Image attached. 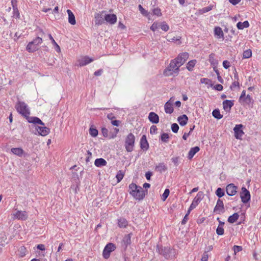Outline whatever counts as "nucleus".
I'll use <instances>...</instances> for the list:
<instances>
[{
    "label": "nucleus",
    "instance_id": "f257e3e1",
    "mask_svg": "<svg viewBox=\"0 0 261 261\" xmlns=\"http://www.w3.org/2000/svg\"><path fill=\"white\" fill-rule=\"evenodd\" d=\"M128 192L134 199L139 201L143 199L147 193V190H143L142 187L134 183H132L129 185Z\"/></svg>",
    "mask_w": 261,
    "mask_h": 261
},
{
    "label": "nucleus",
    "instance_id": "f03ea898",
    "mask_svg": "<svg viewBox=\"0 0 261 261\" xmlns=\"http://www.w3.org/2000/svg\"><path fill=\"white\" fill-rule=\"evenodd\" d=\"M15 109L17 112L22 116L28 118L30 114V112L28 105L23 101H18L16 105Z\"/></svg>",
    "mask_w": 261,
    "mask_h": 261
},
{
    "label": "nucleus",
    "instance_id": "7ed1b4c3",
    "mask_svg": "<svg viewBox=\"0 0 261 261\" xmlns=\"http://www.w3.org/2000/svg\"><path fill=\"white\" fill-rule=\"evenodd\" d=\"M180 66L175 62L174 59L172 60L167 68L164 71V75L166 76H170L172 75L174 73H178L179 71V68Z\"/></svg>",
    "mask_w": 261,
    "mask_h": 261
},
{
    "label": "nucleus",
    "instance_id": "20e7f679",
    "mask_svg": "<svg viewBox=\"0 0 261 261\" xmlns=\"http://www.w3.org/2000/svg\"><path fill=\"white\" fill-rule=\"evenodd\" d=\"M135 139L134 135L132 133L128 134L125 137L124 146L127 152H132L133 151L135 146Z\"/></svg>",
    "mask_w": 261,
    "mask_h": 261
},
{
    "label": "nucleus",
    "instance_id": "39448f33",
    "mask_svg": "<svg viewBox=\"0 0 261 261\" xmlns=\"http://www.w3.org/2000/svg\"><path fill=\"white\" fill-rule=\"evenodd\" d=\"M42 43V39L40 37H36L28 44L26 49L29 53H33L38 49V45Z\"/></svg>",
    "mask_w": 261,
    "mask_h": 261
},
{
    "label": "nucleus",
    "instance_id": "423d86ee",
    "mask_svg": "<svg viewBox=\"0 0 261 261\" xmlns=\"http://www.w3.org/2000/svg\"><path fill=\"white\" fill-rule=\"evenodd\" d=\"M239 101L243 106H250L253 102L252 98L249 94L246 95V91L243 90L239 97Z\"/></svg>",
    "mask_w": 261,
    "mask_h": 261
},
{
    "label": "nucleus",
    "instance_id": "0eeeda50",
    "mask_svg": "<svg viewBox=\"0 0 261 261\" xmlns=\"http://www.w3.org/2000/svg\"><path fill=\"white\" fill-rule=\"evenodd\" d=\"M116 248V246L111 243H108L105 247L102 252V256L105 259H108L110 256L112 252L114 251Z\"/></svg>",
    "mask_w": 261,
    "mask_h": 261
},
{
    "label": "nucleus",
    "instance_id": "6e6552de",
    "mask_svg": "<svg viewBox=\"0 0 261 261\" xmlns=\"http://www.w3.org/2000/svg\"><path fill=\"white\" fill-rule=\"evenodd\" d=\"M241 201L243 203H246L250 201L251 196L249 191L245 187H242L240 193Z\"/></svg>",
    "mask_w": 261,
    "mask_h": 261
},
{
    "label": "nucleus",
    "instance_id": "1a4fd4ad",
    "mask_svg": "<svg viewBox=\"0 0 261 261\" xmlns=\"http://www.w3.org/2000/svg\"><path fill=\"white\" fill-rule=\"evenodd\" d=\"M189 58V54L187 52L179 54L178 56L174 59L175 62H176L180 66H182Z\"/></svg>",
    "mask_w": 261,
    "mask_h": 261
},
{
    "label": "nucleus",
    "instance_id": "9d476101",
    "mask_svg": "<svg viewBox=\"0 0 261 261\" xmlns=\"http://www.w3.org/2000/svg\"><path fill=\"white\" fill-rule=\"evenodd\" d=\"M243 125L241 124H237L233 128L234 133V137L237 139L241 140L242 137L244 134V133L242 129Z\"/></svg>",
    "mask_w": 261,
    "mask_h": 261
},
{
    "label": "nucleus",
    "instance_id": "9b49d317",
    "mask_svg": "<svg viewBox=\"0 0 261 261\" xmlns=\"http://www.w3.org/2000/svg\"><path fill=\"white\" fill-rule=\"evenodd\" d=\"M214 212L218 214L223 213L224 211V205L223 202L222 200L219 199L217 201L216 206H215Z\"/></svg>",
    "mask_w": 261,
    "mask_h": 261
},
{
    "label": "nucleus",
    "instance_id": "f8f14e48",
    "mask_svg": "<svg viewBox=\"0 0 261 261\" xmlns=\"http://www.w3.org/2000/svg\"><path fill=\"white\" fill-rule=\"evenodd\" d=\"M93 61L94 59L93 58L85 56L81 57V58L79 59L78 62L80 66H84L93 62Z\"/></svg>",
    "mask_w": 261,
    "mask_h": 261
},
{
    "label": "nucleus",
    "instance_id": "ddd939ff",
    "mask_svg": "<svg viewBox=\"0 0 261 261\" xmlns=\"http://www.w3.org/2000/svg\"><path fill=\"white\" fill-rule=\"evenodd\" d=\"M226 193L229 196H234L237 192V187L233 184H230L226 186Z\"/></svg>",
    "mask_w": 261,
    "mask_h": 261
},
{
    "label": "nucleus",
    "instance_id": "4468645a",
    "mask_svg": "<svg viewBox=\"0 0 261 261\" xmlns=\"http://www.w3.org/2000/svg\"><path fill=\"white\" fill-rule=\"evenodd\" d=\"M105 20L110 24H114L116 22L117 17L115 14H108L105 15Z\"/></svg>",
    "mask_w": 261,
    "mask_h": 261
},
{
    "label": "nucleus",
    "instance_id": "2eb2a0df",
    "mask_svg": "<svg viewBox=\"0 0 261 261\" xmlns=\"http://www.w3.org/2000/svg\"><path fill=\"white\" fill-rule=\"evenodd\" d=\"M36 129L38 134L42 136H46L50 133V129L45 126H38Z\"/></svg>",
    "mask_w": 261,
    "mask_h": 261
},
{
    "label": "nucleus",
    "instance_id": "dca6fc26",
    "mask_svg": "<svg viewBox=\"0 0 261 261\" xmlns=\"http://www.w3.org/2000/svg\"><path fill=\"white\" fill-rule=\"evenodd\" d=\"M140 147L145 151L148 150L149 148V144L147 142L146 137L145 135H143L140 139Z\"/></svg>",
    "mask_w": 261,
    "mask_h": 261
},
{
    "label": "nucleus",
    "instance_id": "f3484780",
    "mask_svg": "<svg viewBox=\"0 0 261 261\" xmlns=\"http://www.w3.org/2000/svg\"><path fill=\"white\" fill-rule=\"evenodd\" d=\"M15 218L21 220H25L28 218L27 213L25 211H18L14 215Z\"/></svg>",
    "mask_w": 261,
    "mask_h": 261
},
{
    "label": "nucleus",
    "instance_id": "a211bd4d",
    "mask_svg": "<svg viewBox=\"0 0 261 261\" xmlns=\"http://www.w3.org/2000/svg\"><path fill=\"white\" fill-rule=\"evenodd\" d=\"M208 61L211 63V66L215 68L218 64V61L216 58V55L214 53H212L209 55Z\"/></svg>",
    "mask_w": 261,
    "mask_h": 261
},
{
    "label": "nucleus",
    "instance_id": "6ab92c4d",
    "mask_svg": "<svg viewBox=\"0 0 261 261\" xmlns=\"http://www.w3.org/2000/svg\"><path fill=\"white\" fill-rule=\"evenodd\" d=\"M217 220L219 221V224L216 229V233L219 236H222L224 233V222H222L220 220V218H218Z\"/></svg>",
    "mask_w": 261,
    "mask_h": 261
},
{
    "label": "nucleus",
    "instance_id": "aec40b11",
    "mask_svg": "<svg viewBox=\"0 0 261 261\" xmlns=\"http://www.w3.org/2000/svg\"><path fill=\"white\" fill-rule=\"evenodd\" d=\"M149 120L153 123H158L159 122V116L154 112H150L148 115Z\"/></svg>",
    "mask_w": 261,
    "mask_h": 261
},
{
    "label": "nucleus",
    "instance_id": "412c9836",
    "mask_svg": "<svg viewBox=\"0 0 261 261\" xmlns=\"http://www.w3.org/2000/svg\"><path fill=\"white\" fill-rule=\"evenodd\" d=\"M67 14L68 15V22L69 23H70L71 25H74L76 24V20L75 16L72 13V12L69 10L68 9L67 10Z\"/></svg>",
    "mask_w": 261,
    "mask_h": 261
},
{
    "label": "nucleus",
    "instance_id": "4be33fe9",
    "mask_svg": "<svg viewBox=\"0 0 261 261\" xmlns=\"http://www.w3.org/2000/svg\"><path fill=\"white\" fill-rule=\"evenodd\" d=\"M233 105V102L231 100H225L223 102V109L226 111H229Z\"/></svg>",
    "mask_w": 261,
    "mask_h": 261
},
{
    "label": "nucleus",
    "instance_id": "5701e85b",
    "mask_svg": "<svg viewBox=\"0 0 261 261\" xmlns=\"http://www.w3.org/2000/svg\"><path fill=\"white\" fill-rule=\"evenodd\" d=\"M214 34L217 38H224V33L222 29L219 27H215L214 29Z\"/></svg>",
    "mask_w": 261,
    "mask_h": 261
},
{
    "label": "nucleus",
    "instance_id": "b1692460",
    "mask_svg": "<svg viewBox=\"0 0 261 261\" xmlns=\"http://www.w3.org/2000/svg\"><path fill=\"white\" fill-rule=\"evenodd\" d=\"M104 12L105 11H101L100 13H97L95 14L94 18L96 24H101L103 22V20L102 19V15Z\"/></svg>",
    "mask_w": 261,
    "mask_h": 261
},
{
    "label": "nucleus",
    "instance_id": "393cba45",
    "mask_svg": "<svg viewBox=\"0 0 261 261\" xmlns=\"http://www.w3.org/2000/svg\"><path fill=\"white\" fill-rule=\"evenodd\" d=\"M200 150V148L198 146L192 147L190 149L188 153V158L189 159H191L194 156V155L198 152Z\"/></svg>",
    "mask_w": 261,
    "mask_h": 261
},
{
    "label": "nucleus",
    "instance_id": "a878e982",
    "mask_svg": "<svg viewBox=\"0 0 261 261\" xmlns=\"http://www.w3.org/2000/svg\"><path fill=\"white\" fill-rule=\"evenodd\" d=\"M107 164V161L102 158L96 159L94 161V165L97 167L105 166Z\"/></svg>",
    "mask_w": 261,
    "mask_h": 261
},
{
    "label": "nucleus",
    "instance_id": "bb28decb",
    "mask_svg": "<svg viewBox=\"0 0 261 261\" xmlns=\"http://www.w3.org/2000/svg\"><path fill=\"white\" fill-rule=\"evenodd\" d=\"M165 111L166 113L171 114L173 112V105L170 101H167L165 105Z\"/></svg>",
    "mask_w": 261,
    "mask_h": 261
},
{
    "label": "nucleus",
    "instance_id": "cd10ccee",
    "mask_svg": "<svg viewBox=\"0 0 261 261\" xmlns=\"http://www.w3.org/2000/svg\"><path fill=\"white\" fill-rule=\"evenodd\" d=\"M188 118L186 115H182L178 118V121L181 126L185 125L188 122Z\"/></svg>",
    "mask_w": 261,
    "mask_h": 261
},
{
    "label": "nucleus",
    "instance_id": "c85d7f7f",
    "mask_svg": "<svg viewBox=\"0 0 261 261\" xmlns=\"http://www.w3.org/2000/svg\"><path fill=\"white\" fill-rule=\"evenodd\" d=\"M11 151L13 154L19 156H21L24 153V151L21 148H12L11 149Z\"/></svg>",
    "mask_w": 261,
    "mask_h": 261
},
{
    "label": "nucleus",
    "instance_id": "c756f323",
    "mask_svg": "<svg viewBox=\"0 0 261 261\" xmlns=\"http://www.w3.org/2000/svg\"><path fill=\"white\" fill-rule=\"evenodd\" d=\"M237 28L239 30H243L244 28H247L249 27V23L247 20L244 21L243 22H239L237 24Z\"/></svg>",
    "mask_w": 261,
    "mask_h": 261
},
{
    "label": "nucleus",
    "instance_id": "7c9ffc66",
    "mask_svg": "<svg viewBox=\"0 0 261 261\" xmlns=\"http://www.w3.org/2000/svg\"><path fill=\"white\" fill-rule=\"evenodd\" d=\"M202 192H198L196 196L195 197L193 200V202L195 204H196L197 205H198V204L200 203V202L202 200Z\"/></svg>",
    "mask_w": 261,
    "mask_h": 261
},
{
    "label": "nucleus",
    "instance_id": "2f4dec72",
    "mask_svg": "<svg viewBox=\"0 0 261 261\" xmlns=\"http://www.w3.org/2000/svg\"><path fill=\"white\" fill-rule=\"evenodd\" d=\"M239 217L238 213H235L233 215L229 216L228 218V222L230 223H233L236 222Z\"/></svg>",
    "mask_w": 261,
    "mask_h": 261
},
{
    "label": "nucleus",
    "instance_id": "473e14b6",
    "mask_svg": "<svg viewBox=\"0 0 261 261\" xmlns=\"http://www.w3.org/2000/svg\"><path fill=\"white\" fill-rule=\"evenodd\" d=\"M29 122L35 124H39L43 126L44 125V123L38 117H33L31 118L30 120H28Z\"/></svg>",
    "mask_w": 261,
    "mask_h": 261
},
{
    "label": "nucleus",
    "instance_id": "72a5a7b5",
    "mask_svg": "<svg viewBox=\"0 0 261 261\" xmlns=\"http://www.w3.org/2000/svg\"><path fill=\"white\" fill-rule=\"evenodd\" d=\"M197 63V61L196 60H192L188 62L187 64V68L189 71H192L193 70V68L195 66V64Z\"/></svg>",
    "mask_w": 261,
    "mask_h": 261
},
{
    "label": "nucleus",
    "instance_id": "f704fd0d",
    "mask_svg": "<svg viewBox=\"0 0 261 261\" xmlns=\"http://www.w3.org/2000/svg\"><path fill=\"white\" fill-rule=\"evenodd\" d=\"M123 243L126 247L131 243V234H128L124 236L123 239Z\"/></svg>",
    "mask_w": 261,
    "mask_h": 261
},
{
    "label": "nucleus",
    "instance_id": "c9c22d12",
    "mask_svg": "<svg viewBox=\"0 0 261 261\" xmlns=\"http://www.w3.org/2000/svg\"><path fill=\"white\" fill-rule=\"evenodd\" d=\"M155 170L161 173L167 170V167L163 163H159L156 167Z\"/></svg>",
    "mask_w": 261,
    "mask_h": 261
},
{
    "label": "nucleus",
    "instance_id": "e433bc0d",
    "mask_svg": "<svg viewBox=\"0 0 261 261\" xmlns=\"http://www.w3.org/2000/svg\"><path fill=\"white\" fill-rule=\"evenodd\" d=\"M48 37L49 39L51 40V43L55 45L56 50L57 52H60L61 49L59 45L57 43V42L55 41L51 34L48 35Z\"/></svg>",
    "mask_w": 261,
    "mask_h": 261
},
{
    "label": "nucleus",
    "instance_id": "4c0bfd02",
    "mask_svg": "<svg viewBox=\"0 0 261 261\" xmlns=\"http://www.w3.org/2000/svg\"><path fill=\"white\" fill-rule=\"evenodd\" d=\"M118 224L120 227H125L127 225V221L124 218H120L118 220Z\"/></svg>",
    "mask_w": 261,
    "mask_h": 261
},
{
    "label": "nucleus",
    "instance_id": "58836bf2",
    "mask_svg": "<svg viewBox=\"0 0 261 261\" xmlns=\"http://www.w3.org/2000/svg\"><path fill=\"white\" fill-rule=\"evenodd\" d=\"M124 176V172L122 170H119L117 172L116 177L117 179V182H119L123 178Z\"/></svg>",
    "mask_w": 261,
    "mask_h": 261
},
{
    "label": "nucleus",
    "instance_id": "ea45409f",
    "mask_svg": "<svg viewBox=\"0 0 261 261\" xmlns=\"http://www.w3.org/2000/svg\"><path fill=\"white\" fill-rule=\"evenodd\" d=\"M181 37L180 36H175L169 39L168 41L176 43L177 44H180L181 43Z\"/></svg>",
    "mask_w": 261,
    "mask_h": 261
},
{
    "label": "nucleus",
    "instance_id": "a19ab883",
    "mask_svg": "<svg viewBox=\"0 0 261 261\" xmlns=\"http://www.w3.org/2000/svg\"><path fill=\"white\" fill-rule=\"evenodd\" d=\"M212 114L215 118L218 119H220L223 117V115L220 114L219 110H214L212 112Z\"/></svg>",
    "mask_w": 261,
    "mask_h": 261
},
{
    "label": "nucleus",
    "instance_id": "79ce46f5",
    "mask_svg": "<svg viewBox=\"0 0 261 261\" xmlns=\"http://www.w3.org/2000/svg\"><path fill=\"white\" fill-rule=\"evenodd\" d=\"M252 56V51L251 49H248L244 51L243 53V58L248 59Z\"/></svg>",
    "mask_w": 261,
    "mask_h": 261
},
{
    "label": "nucleus",
    "instance_id": "37998d69",
    "mask_svg": "<svg viewBox=\"0 0 261 261\" xmlns=\"http://www.w3.org/2000/svg\"><path fill=\"white\" fill-rule=\"evenodd\" d=\"M213 6L210 5L206 7H204L199 10L201 14L207 13L212 10Z\"/></svg>",
    "mask_w": 261,
    "mask_h": 261
},
{
    "label": "nucleus",
    "instance_id": "c03bdc74",
    "mask_svg": "<svg viewBox=\"0 0 261 261\" xmlns=\"http://www.w3.org/2000/svg\"><path fill=\"white\" fill-rule=\"evenodd\" d=\"M89 134L92 137H95L98 135V130L95 128L91 127L89 129Z\"/></svg>",
    "mask_w": 261,
    "mask_h": 261
},
{
    "label": "nucleus",
    "instance_id": "a18cd8bd",
    "mask_svg": "<svg viewBox=\"0 0 261 261\" xmlns=\"http://www.w3.org/2000/svg\"><path fill=\"white\" fill-rule=\"evenodd\" d=\"M138 7L139 11L142 15L148 17L149 13L147 11L144 9L141 5H139Z\"/></svg>",
    "mask_w": 261,
    "mask_h": 261
},
{
    "label": "nucleus",
    "instance_id": "49530a36",
    "mask_svg": "<svg viewBox=\"0 0 261 261\" xmlns=\"http://www.w3.org/2000/svg\"><path fill=\"white\" fill-rule=\"evenodd\" d=\"M216 195L219 198L222 197L224 195V192L221 188H218L216 191Z\"/></svg>",
    "mask_w": 261,
    "mask_h": 261
},
{
    "label": "nucleus",
    "instance_id": "de8ad7c7",
    "mask_svg": "<svg viewBox=\"0 0 261 261\" xmlns=\"http://www.w3.org/2000/svg\"><path fill=\"white\" fill-rule=\"evenodd\" d=\"M170 193V191L168 189H166L162 196V199L163 201H165L168 197Z\"/></svg>",
    "mask_w": 261,
    "mask_h": 261
},
{
    "label": "nucleus",
    "instance_id": "09e8293b",
    "mask_svg": "<svg viewBox=\"0 0 261 261\" xmlns=\"http://www.w3.org/2000/svg\"><path fill=\"white\" fill-rule=\"evenodd\" d=\"M152 13L153 15L157 16L158 17L161 16L162 15L161 10L159 8L153 9L152 10Z\"/></svg>",
    "mask_w": 261,
    "mask_h": 261
},
{
    "label": "nucleus",
    "instance_id": "8fccbe9b",
    "mask_svg": "<svg viewBox=\"0 0 261 261\" xmlns=\"http://www.w3.org/2000/svg\"><path fill=\"white\" fill-rule=\"evenodd\" d=\"M13 17L16 18H20V13L18 9V8H13Z\"/></svg>",
    "mask_w": 261,
    "mask_h": 261
},
{
    "label": "nucleus",
    "instance_id": "3c124183",
    "mask_svg": "<svg viewBox=\"0 0 261 261\" xmlns=\"http://www.w3.org/2000/svg\"><path fill=\"white\" fill-rule=\"evenodd\" d=\"M161 28L164 31L167 32L169 29V27L166 22H163L161 24Z\"/></svg>",
    "mask_w": 261,
    "mask_h": 261
},
{
    "label": "nucleus",
    "instance_id": "603ef678",
    "mask_svg": "<svg viewBox=\"0 0 261 261\" xmlns=\"http://www.w3.org/2000/svg\"><path fill=\"white\" fill-rule=\"evenodd\" d=\"M169 136L167 133H163L161 135V140L164 142H168L169 141Z\"/></svg>",
    "mask_w": 261,
    "mask_h": 261
},
{
    "label": "nucleus",
    "instance_id": "864d4df0",
    "mask_svg": "<svg viewBox=\"0 0 261 261\" xmlns=\"http://www.w3.org/2000/svg\"><path fill=\"white\" fill-rule=\"evenodd\" d=\"M159 24L157 22H154L150 27V30L153 32H155L159 28Z\"/></svg>",
    "mask_w": 261,
    "mask_h": 261
},
{
    "label": "nucleus",
    "instance_id": "5fc2aeb1",
    "mask_svg": "<svg viewBox=\"0 0 261 261\" xmlns=\"http://www.w3.org/2000/svg\"><path fill=\"white\" fill-rule=\"evenodd\" d=\"M179 129V126L176 123H173L171 125V129L173 133H176Z\"/></svg>",
    "mask_w": 261,
    "mask_h": 261
},
{
    "label": "nucleus",
    "instance_id": "6e6d98bb",
    "mask_svg": "<svg viewBox=\"0 0 261 261\" xmlns=\"http://www.w3.org/2000/svg\"><path fill=\"white\" fill-rule=\"evenodd\" d=\"M243 250V248L241 246L234 245L233 246V251L234 254H236L237 252L241 251Z\"/></svg>",
    "mask_w": 261,
    "mask_h": 261
},
{
    "label": "nucleus",
    "instance_id": "4d7b16f0",
    "mask_svg": "<svg viewBox=\"0 0 261 261\" xmlns=\"http://www.w3.org/2000/svg\"><path fill=\"white\" fill-rule=\"evenodd\" d=\"M208 258V254L207 252L205 251L201 257V261H207Z\"/></svg>",
    "mask_w": 261,
    "mask_h": 261
},
{
    "label": "nucleus",
    "instance_id": "13d9d810",
    "mask_svg": "<svg viewBox=\"0 0 261 261\" xmlns=\"http://www.w3.org/2000/svg\"><path fill=\"white\" fill-rule=\"evenodd\" d=\"M158 128L155 125H152L150 128V133L151 134H155L157 133Z\"/></svg>",
    "mask_w": 261,
    "mask_h": 261
},
{
    "label": "nucleus",
    "instance_id": "bf43d9fd",
    "mask_svg": "<svg viewBox=\"0 0 261 261\" xmlns=\"http://www.w3.org/2000/svg\"><path fill=\"white\" fill-rule=\"evenodd\" d=\"M223 66L224 68L226 69L229 68L230 66V62L227 60H224L223 62Z\"/></svg>",
    "mask_w": 261,
    "mask_h": 261
},
{
    "label": "nucleus",
    "instance_id": "052dcab7",
    "mask_svg": "<svg viewBox=\"0 0 261 261\" xmlns=\"http://www.w3.org/2000/svg\"><path fill=\"white\" fill-rule=\"evenodd\" d=\"M108 132L109 131L107 128L105 127L102 128L101 133L105 137H107L108 136Z\"/></svg>",
    "mask_w": 261,
    "mask_h": 261
},
{
    "label": "nucleus",
    "instance_id": "680f3d73",
    "mask_svg": "<svg viewBox=\"0 0 261 261\" xmlns=\"http://www.w3.org/2000/svg\"><path fill=\"white\" fill-rule=\"evenodd\" d=\"M210 80L207 78H202L200 80V82L202 84H205V85H208L210 83Z\"/></svg>",
    "mask_w": 261,
    "mask_h": 261
},
{
    "label": "nucleus",
    "instance_id": "e2e57ef3",
    "mask_svg": "<svg viewBox=\"0 0 261 261\" xmlns=\"http://www.w3.org/2000/svg\"><path fill=\"white\" fill-rule=\"evenodd\" d=\"M223 86L221 84H217L214 87L215 90L219 91H222L223 90Z\"/></svg>",
    "mask_w": 261,
    "mask_h": 261
},
{
    "label": "nucleus",
    "instance_id": "0e129e2a",
    "mask_svg": "<svg viewBox=\"0 0 261 261\" xmlns=\"http://www.w3.org/2000/svg\"><path fill=\"white\" fill-rule=\"evenodd\" d=\"M111 123L114 126H118L120 123V121L119 120H114L111 121Z\"/></svg>",
    "mask_w": 261,
    "mask_h": 261
},
{
    "label": "nucleus",
    "instance_id": "69168bd1",
    "mask_svg": "<svg viewBox=\"0 0 261 261\" xmlns=\"http://www.w3.org/2000/svg\"><path fill=\"white\" fill-rule=\"evenodd\" d=\"M103 72L102 69H100L94 72V74L95 76H99Z\"/></svg>",
    "mask_w": 261,
    "mask_h": 261
},
{
    "label": "nucleus",
    "instance_id": "338daca9",
    "mask_svg": "<svg viewBox=\"0 0 261 261\" xmlns=\"http://www.w3.org/2000/svg\"><path fill=\"white\" fill-rule=\"evenodd\" d=\"M11 5L13 8H17V0H11Z\"/></svg>",
    "mask_w": 261,
    "mask_h": 261
},
{
    "label": "nucleus",
    "instance_id": "774afa93",
    "mask_svg": "<svg viewBox=\"0 0 261 261\" xmlns=\"http://www.w3.org/2000/svg\"><path fill=\"white\" fill-rule=\"evenodd\" d=\"M37 247L38 249L42 251H44L45 250V246L43 244H38Z\"/></svg>",
    "mask_w": 261,
    "mask_h": 261
}]
</instances>
